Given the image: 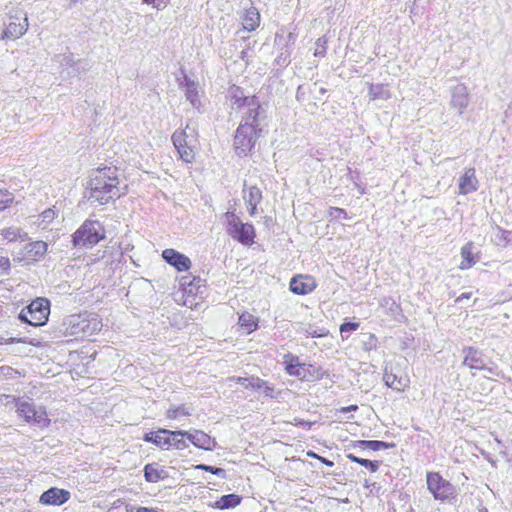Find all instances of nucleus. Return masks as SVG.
<instances>
[{"mask_svg":"<svg viewBox=\"0 0 512 512\" xmlns=\"http://www.w3.org/2000/svg\"><path fill=\"white\" fill-rule=\"evenodd\" d=\"M0 236H1L2 240L7 243L18 242V241L23 242L28 239L27 233L23 232L20 228L14 227V226L6 227V228L2 229L0 231Z\"/></svg>","mask_w":512,"mask_h":512,"instance_id":"bb28decb","label":"nucleus"},{"mask_svg":"<svg viewBox=\"0 0 512 512\" xmlns=\"http://www.w3.org/2000/svg\"><path fill=\"white\" fill-rule=\"evenodd\" d=\"M50 315V302L46 298H36L19 313V319L29 325L38 327L47 323Z\"/></svg>","mask_w":512,"mask_h":512,"instance_id":"6e6552de","label":"nucleus"},{"mask_svg":"<svg viewBox=\"0 0 512 512\" xmlns=\"http://www.w3.org/2000/svg\"><path fill=\"white\" fill-rule=\"evenodd\" d=\"M185 438L195 447L203 450H212L216 446L215 440L210 435L200 430H195L194 432L187 431Z\"/></svg>","mask_w":512,"mask_h":512,"instance_id":"aec40b11","label":"nucleus"},{"mask_svg":"<svg viewBox=\"0 0 512 512\" xmlns=\"http://www.w3.org/2000/svg\"><path fill=\"white\" fill-rule=\"evenodd\" d=\"M168 472L164 466L157 462L148 463L144 466V478L148 483H157L168 478Z\"/></svg>","mask_w":512,"mask_h":512,"instance_id":"412c9836","label":"nucleus"},{"mask_svg":"<svg viewBox=\"0 0 512 512\" xmlns=\"http://www.w3.org/2000/svg\"><path fill=\"white\" fill-rule=\"evenodd\" d=\"M106 238V230L98 220H85L72 234L74 247H93Z\"/></svg>","mask_w":512,"mask_h":512,"instance_id":"20e7f679","label":"nucleus"},{"mask_svg":"<svg viewBox=\"0 0 512 512\" xmlns=\"http://www.w3.org/2000/svg\"><path fill=\"white\" fill-rule=\"evenodd\" d=\"M329 214L331 216L332 215L342 216L344 219L348 218L346 210L343 208H339V207H331L329 210Z\"/></svg>","mask_w":512,"mask_h":512,"instance_id":"37998d69","label":"nucleus"},{"mask_svg":"<svg viewBox=\"0 0 512 512\" xmlns=\"http://www.w3.org/2000/svg\"><path fill=\"white\" fill-rule=\"evenodd\" d=\"M478 179L476 177L475 168H466L463 174L459 177L458 187L459 194L467 195L475 192L478 189Z\"/></svg>","mask_w":512,"mask_h":512,"instance_id":"f3484780","label":"nucleus"},{"mask_svg":"<svg viewBox=\"0 0 512 512\" xmlns=\"http://www.w3.org/2000/svg\"><path fill=\"white\" fill-rule=\"evenodd\" d=\"M291 292L297 295H307L317 288V281L313 276L298 274L290 280Z\"/></svg>","mask_w":512,"mask_h":512,"instance_id":"dca6fc26","label":"nucleus"},{"mask_svg":"<svg viewBox=\"0 0 512 512\" xmlns=\"http://www.w3.org/2000/svg\"><path fill=\"white\" fill-rule=\"evenodd\" d=\"M357 409H358L357 405H350V406L342 407L341 412L347 413L349 411H356Z\"/></svg>","mask_w":512,"mask_h":512,"instance_id":"09e8293b","label":"nucleus"},{"mask_svg":"<svg viewBox=\"0 0 512 512\" xmlns=\"http://www.w3.org/2000/svg\"><path fill=\"white\" fill-rule=\"evenodd\" d=\"M63 335L75 340L98 334L103 327L102 318L97 313L83 312L68 316L62 324Z\"/></svg>","mask_w":512,"mask_h":512,"instance_id":"f03ea898","label":"nucleus"},{"mask_svg":"<svg viewBox=\"0 0 512 512\" xmlns=\"http://www.w3.org/2000/svg\"><path fill=\"white\" fill-rule=\"evenodd\" d=\"M285 371L289 376L297 377L299 380L303 374L306 363H301L298 356L291 353L284 355Z\"/></svg>","mask_w":512,"mask_h":512,"instance_id":"b1692460","label":"nucleus"},{"mask_svg":"<svg viewBox=\"0 0 512 512\" xmlns=\"http://www.w3.org/2000/svg\"><path fill=\"white\" fill-rule=\"evenodd\" d=\"M127 185L121 187L118 168L103 165L92 171L86 186L87 198L92 203L106 205L125 195Z\"/></svg>","mask_w":512,"mask_h":512,"instance_id":"f257e3e1","label":"nucleus"},{"mask_svg":"<svg viewBox=\"0 0 512 512\" xmlns=\"http://www.w3.org/2000/svg\"><path fill=\"white\" fill-rule=\"evenodd\" d=\"M9 343H22V344H25L27 343V341L23 338H11L9 340ZM28 344L32 345V346H39V343L38 342H34V340H31L28 342Z\"/></svg>","mask_w":512,"mask_h":512,"instance_id":"c03bdc74","label":"nucleus"},{"mask_svg":"<svg viewBox=\"0 0 512 512\" xmlns=\"http://www.w3.org/2000/svg\"><path fill=\"white\" fill-rule=\"evenodd\" d=\"M227 233L244 246H252L255 242L256 231L252 224L242 223L234 213H226Z\"/></svg>","mask_w":512,"mask_h":512,"instance_id":"1a4fd4ad","label":"nucleus"},{"mask_svg":"<svg viewBox=\"0 0 512 512\" xmlns=\"http://www.w3.org/2000/svg\"><path fill=\"white\" fill-rule=\"evenodd\" d=\"M237 324L244 333L251 334L258 329L259 318L244 311L239 315Z\"/></svg>","mask_w":512,"mask_h":512,"instance_id":"393cba45","label":"nucleus"},{"mask_svg":"<svg viewBox=\"0 0 512 512\" xmlns=\"http://www.w3.org/2000/svg\"><path fill=\"white\" fill-rule=\"evenodd\" d=\"M241 503V497L237 494H227L220 497L216 503L215 508L224 510L229 508H234Z\"/></svg>","mask_w":512,"mask_h":512,"instance_id":"2f4dec72","label":"nucleus"},{"mask_svg":"<svg viewBox=\"0 0 512 512\" xmlns=\"http://www.w3.org/2000/svg\"><path fill=\"white\" fill-rule=\"evenodd\" d=\"M16 411L27 423H33L41 428L50 425V419L44 407H37L29 401H16Z\"/></svg>","mask_w":512,"mask_h":512,"instance_id":"9b49d317","label":"nucleus"},{"mask_svg":"<svg viewBox=\"0 0 512 512\" xmlns=\"http://www.w3.org/2000/svg\"><path fill=\"white\" fill-rule=\"evenodd\" d=\"M0 263H1L2 265L7 266V267H9V265H10V263H9V259H8V258H1V259H0Z\"/></svg>","mask_w":512,"mask_h":512,"instance_id":"603ef678","label":"nucleus"},{"mask_svg":"<svg viewBox=\"0 0 512 512\" xmlns=\"http://www.w3.org/2000/svg\"><path fill=\"white\" fill-rule=\"evenodd\" d=\"M55 214V212L52 210V209H47L43 212V216L44 218H47V217H53Z\"/></svg>","mask_w":512,"mask_h":512,"instance_id":"8fccbe9b","label":"nucleus"},{"mask_svg":"<svg viewBox=\"0 0 512 512\" xmlns=\"http://www.w3.org/2000/svg\"><path fill=\"white\" fill-rule=\"evenodd\" d=\"M71 497V493L62 488L51 487L44 491L39 498V502L46 506H61Z\"/></svg>","mask_w":512,"mask_h":512,"instance_id":"2eb2a0df","label":"nucleus"},{"mask_svg":"<svg viewBox=\"0 0 512 512\" xmlns=\"http://www.w3.org/2000/svg\"><path fill=\"white\" fill-rule=\"evenodd\" d=\"M201 279L200 277H193L192 279H189L187 276H183L180 279V285L182 287L183 292V304L185 306L192 307L193 306V300H191V297H194L199 288H200Z\"/></svg>","mask_w":512,"mask_h":512,"instance_id":"a211bd4d","label":"nucleus"},{"mask_svg":"<svg viewBox=\"0 0 512 512\" xmlns=\"http://www.w3.org/2000/svg\"><path fill=\"white\" fill-rule=\"evenodd\" d=\"M471 293L470 292H467V293H462L461 295H459L457 298H456V302H461L463 301L464 299H470L471 298Z\"/></svg>","mask_w":512,"mask_h":512,"instance_id":"a18cd8bd","label":"nucleus"},{"mask_svg":"<svg viewBox=\"0 0 512 512\" xmlns=\"http://www.w3.org/2000/svg\"><path fill=\"white\" fill-rule=\"evenodd\" d=\"M327 39L325 37H320L316 40V46L314 56L316 57H324L327 51Z\"/></svg>","mask_w":512,"mask_h":512,"instance_id":"4c0bfd02","label":"nucleus"},{"mask_svg":"<svg viewBox=\"0 0 512 512\" xmlns=\"http://www.w3.org/2000/svg\"><path fill=\"white\" fill-rule=\"evenodd\" d=\"M368 93L371 101L378 99L387 100L391 97L390 91L386 88V85L382 83L368 84Z\"/></svg>","mask_w":512,"mask_h":512,"instance_id":"c756f323","label":"nucleus"},{"mask_svg":"<svg viewBox=\"0 0 512 512\" xmlns=\"http://www.w3.org/2000/svg\"><path fill=\"white\" fill-rule=\"evenodd\" d=\"M196 469L207 471L217 476H224L225 474V470L223 468L213 467L205 464L197 465Z\"/></svg>","mask_w":512,"mask_h":512,"instance_id":"58836bf2","label":"nucleus"},{"mask_svg":"<svg viewBox=\"0 0 512 512\" xmlns=\"http://www.w3.org/2000/svg\"><path fill=\"white\" fill-rule=\"evenodd\" d=\"M187 431H171L159 428L156 431L145 433L143 440L152 443L162 450H170L172 448L182 450L187 447L184 440Z\"/></svg>","mask_w":512,"mask_h":512,"instance_id":"423d86ee","label":"nucleus"},{"mask_svg":"<svg viewBox=\"0 0 512 512\" xmlns=\"http://www.w3.org/2000/svg\"><path fill=\"white\" fill-rule=\"evenodd\" d=\"M2 39L16 40L28 30V18L19 7H12L1 16Z\"/></svg>","mask_w":512,"mask_h":512,"instance_id":"39448f33","label":"nucleus"},{"mask_svg":"<svg viewBox=\"0 0 512 512\" xmlns=\"http://www.w3.org/2000/svg\"><path fill=\"white\" fill-rule=\"evenodd\" d=\"M143 3L150 5L154 8L161 9L167 6L171 0H142Z\"/></svg>","mask_w":512,"mask_h":512,"instance_id":"ea45409f","label":"nucleus"},{"mask_svg":"<svg viewBox=\"0 0 512 512\" xmlns=\"http://www.w3.org/2000/svg\"><path fill=\"white\" fill-rule=\"evenodd\" d=\"M233 381L235 382H245L249 381L251 385V389L254 390H263L265 396L273 398L275 395V388L269 383L257 376L252 377H233Z\"/></svg>","mask_w":512,"mask_h":512,"instance_id":"5701e85b","label":"nucleus"},{"mask_svg":"<svg viewBox=\"0 0 512 512\" xmlns=\"http://www.w3.org/2000/svg\"><path fill=\"white\" fill-rule=\"evenodd\" d=\"M347 458L354 462V463H357L361 466H364L366 468H368L371 472H376L379 468V465H380V462L379 461H372V460H369V459H364V458H360V457H357L353 454H348L347 455Z\"/></svg>","mask_w":512,"mask_h":512,"instance_id":"e433bc0d","label":"nucleus"},{"mask_svg":"<svg viewBox=\"0 0 512 512\" xmlns=\"http://www.w3.org/2000/svg\"><path fill=\"white\" fill-rule=\"evenodd\" d=\"M247 196H245V202L249 207V214L254 216L257 211V206L262 200V191L257 186H251L247 190Z\"/></svg>","mask_w":512,"mask_h":512,"instance_id":"cd10ccee","label":"nucleus"},{"mask_svg":"<svg viewBox=\"0 0 512 512\" xmlns=\"http://www.w3.org/2000/svg\"><path fill=\"white\" fill-rule=\"evenodd\" d=\"M243 29L249 32L256 30L260 25V14L255 7L245 10L242 17Z\"/></svg>","mask_w":512,"mask_h":512,"instance_id":"a878e982","label":"nucleus"},{"mask_svg":"<svg viewBox=\"0 0 512 512\" xmlns=\"http://www.w3.org/2000/svg\"><path fill=\"white\" fill-rule=\"evenodd\" d=\"M48 251V244L44 241L38 240L28 243L19 257V261L33 263L40 261L44 258Z\"/></svg>","mask_w":512,"mask_h":512,"instance_id":"4468645a","label":"nucleus"},{"mask_svg":"<svg viewBox=\"0 0 512 512\" xmlns=\"http://www.w3.org/2000/svg\"><path fill=\"white\" fill-rule=\"evenodd\" d=\"M229 95L233 109L241 110L245 106L249 107L244 119L255 121L260 117L262 107L255 95L245 96L243 90L235 85L230 87Z\"/></svg>","mask_w":512,"mask_h":512,"instance_id":"9d476101","label":"nucleus"},{"mask_svg":"<svg viewBox=\"0 0 512 512\" xmlns=\"http://www.w3.org/2000/svg\"><path fill=\"white\" fill-rule=\"evenodd\" d=\"M185 95L193 106L199 104L198 85L195 82L186 80Z\"/></svg>","mask_w":512,"mask_h":512,"instance_id":"f704fd0d","label":"nucleus"},{"mask_svg":"<svg viewBox=\"0 0 512 512\" xmlns=\"http://www.w3.org/2000/svg\"><path fill=\"white\" fill-rule=\"evenodd\" d=\"M15 202V195L5 188H0V212L9 209Z\"/></svg>","mask_w":512,"mask_h":512,"instance_id":"c9c22d12","label":"nucleus"},{"mask_svg":"<svg viewBox=\"0 0 512 512\" xmlns=\"http://www.w3.org/2000/svg\"><path fill=\"white\" fill-rule=\"evenodd\" d=\"M385 384L393 390L402 392L409 387V379L407 377L397 376L394 373H386L384 376Z\"/></svg>","mask_w":512,"mask_h":512,"instance_id":"c85d7f7f","label":"nucleus"},{"mask_svg":"<svg viewBox=\"0 0 512 512\" xmlns=\"http://www.w3.org/2000/svg\"><path fill=\"white\" fill-rule=\"evenodd\" d=\"M293 424L296 425V426H305V425H307L308 427H310V423H307L306 421H304L302 419H299V418H294Z\"/></svg>","mask_w":512,"mask_h":512,"instance_id":"de8ad7c7","label":"nucleus"},{"mask_svg":"<svg viewBox=\"0 0 512 512\" xmlns=\"http://www.w3.org/2000/svg\"><path fill=\"white\" fill-rule=\"evenodd\" d=\"M190 415V409L185 405L173 406L168 408L166 411V418L169 420H177Z\"/></svg>","mask_w":512,"mask_h":512,"instance_id":"72a5a7b5","label":"nucleus"},{"mask_svg":"<svg viewBox=\"0 0 512 512\" xmlns=\"http://www.w3.org/2000/svg\"><path fill=\"white\" fill-rule=\"evenodd\" d=\"M161 256L177 272H187L192 267L190 258L173 248L164 249Z\"/></svg>","mask_w":512,"mask_h":512,"instance_id":"ddd939ff","label":"nucleus"},{"mask_svg":"<svg viewBox=\"0 0 512 512\" xmlns=\"http://www.w3.org/2000/svg\"><path fill=\"white\" fill-rule=\"evenodd\" d=\"M484 512H488V511L485 509Z\"/></svg>","mask_w":512,"mask_h":512,"instance_id":"5fc2aeb1","label":"nucleus"},{"mask_svg":"<svg viewBox=\"0 0 512 512\" xmlns=\"http://www.w3.org/2000/svg\"><path fill=\"white\" fill-rule=\"evenodd\" d=\"M323 377L324 371L321 368L315 367L312 364H307L300 380L306 382H314L321 380Z\"/></svg>","mask_w":512,"mask_h":512,"instance_id":"473e14b6","label":"nucleus"},{"mask_svg":"<svg viewBox=\"0 0 512 512\" xmlns=\"http://www.w3.org/2000/svg\"><path fill=\"white\" fill-rule=\"evenodd\" d=\"M354 446L359 447L361 449L379 451L392 448L394 445L379 440H358L354 443Z\"/></svg>","mask_w":512,"mask_h":512,"instance_id":"7c9ffc66","label":"nucleus"},{"mask_svg":"<svg viewBox=\"0 0 512 512\" xmlns=\"http://www.w3.org/2000/svg\"><path fill=\"white\" fill-rule=\"evenodd\" d=\"M171 139L179 158L187 164L193 163L198 149L197 134L194 131L188 133L186 129L177 130L173 133Z\"/></svg>","mask_w":512,"mask_h":512,"instance_id":"0eeeda50","label":"nucleus"},{"mask_svg":"<svg viewBox=\"0 0 512 512\" xmlns=\"http://www.w3.org/2000/svg\"><path fill=\"white\" fill-rule=\"evenodd\" d=\"M474 244L472 241L464 244L460 249L461 262L459 264L460 270H468L472 268L479 261V253H474Z\"/></svg>","mask_w":512,"mask_h":512,"instance_id":"4be33fe9","label":"nucleus"},{"mask_svg":"<svg viewBox=\"0 0 512 512\" xmlns=\"http://www.w3.org/2000/svg\"><path fill=\"white\" fill-rule=\"evenodd\" d=\"M263 129L259 126V118L255 121L243 119L235 131L233 151L238 158H246L254 152L257 140Z\"/></svg>","mask_w":512,"mask_h":512,"instance_id":"7ed1b4c3","label":"nucleus"},{"mask_svg":"<svg viewBox=\"0 0 512 512\" xmlns=\"http://www.w3.org/2000/svg\"><path fill=\"white\" fill-rule=\"evenodd\" d=\"M359 328L358 322H345L340 326V332L343 334L347 331H355Z\"/></svg>","mask_w":512,"mask_h":512,"instance_id":"a19ab883","label":"nucleus"},{"mask_svg":"<svg viewBox=\"0 0 512 512\" xmlns=\"http://www.w3.org/2000/svg\"><path fill=\"white\" fill-rule=\"evenodd\" d=\"M426 481L428 490L433 494L435 499L447 500L454 493L452 484L445 480L438 472H428Z\"/></svg>","mask_w":512,"mask_h":512,"instance_id":"f8f14e48","label":"nucleus"},{"mask_svg":"<svg viewBox=\"0 0 512 512\" xmlns=\"http://www.w3.org/2000/svg\"><path fill=\"white\" fill-rule=\"evenodd\" d=\"M321 463H323L324 465L328 466V467H332L334 466V462L333 461H330L328 460L327 458L325 457H322V456H319V459H318Z\"/></svg>","mask_w":512,"mask_h":512,"instance_id":"49530a36","label":"nucleus"},{"mask_svg":"<svg viewBox=\"0 0 512 512\" xmlns=\"http://www.w3.org/2000/svg\"><path fill=\"white\" fill-rule=\"evenodd\" d=\"M464 359L463 365L472 370H485L486 364L482 353L474 347H466L463 349Z\"/></svg>","mask_w":512,"mask_h":512,"instance_id":"6ab92c4d","label":"nucleus"},{"mask_svg":"<svg viewBox=\"0 0 512 512\" xmlns=\"http://www.w3.org/2000/svg\"><path fill=\"white\" fill-rule=\"evenodd\" d=\"M240 384H243L245 386V388H251V385H250V382L249 381H245V382H239Z\"/></svg>","mask_w":512,"mask_h":512,"instance_id":"864d4df0","label":"nucleus"},{"mask_svg":"<svg viewBox=\"0 0 512 512\" xmlns=\"http://www.w3.org/2000/svg\"><path fill=\"white\" fill-rule=\"evenodd\" d=\"M126 512H161L158 508H148V507H129L126 509Z\"/></svg>","mask_w":512,"mask_h":512,"instance_id":"79ce46f5","label":"nucleus"},{"mask_svg":"<svg viewBox=\"0 0 512 512\" xmlns=\"http://www.w3.org/2000/svg\"><path fill=\"white\" fill-rule=\"evenodd\" d=\"M307 456H308V457H310V458H314V459H317V460H318L320 455L316 454V453H315V452H313V451H308V452H307Z\"/></svg>","mask_w":512,"mask_h":512,"instance_id":"3c124183","label":"nucleus"}]
</instances>
